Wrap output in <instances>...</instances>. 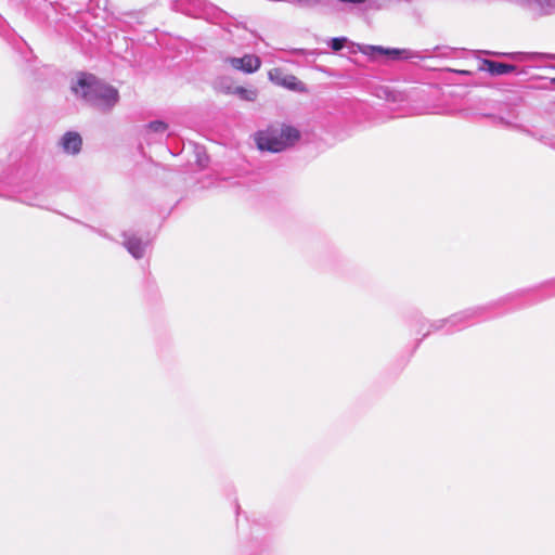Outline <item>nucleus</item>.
<instances>
[{
	"label": "nucleus",
	"instance_id": "obj_1",
	"mask_svg": "<svg viewBox=\"0 0 555 555\" xmlns=\"http://www.w3.org/2000/svg\"><path fill=\"white\" fill-rule=\"evenodd\" d=\"M70 90L77 99L103 113L111 112L119 102L118 90L92 74L78 73Z\"/></svg>",
	"mask_w": 555,
	"mask_h": 555
},
{
	"label": "nucleus",
	"instance_id": "obj_2",
	"mask_svg": "<svg viewBox=\"0 0 555 555\" xmlns=\"http://www.w3.org/2000/svg\"><path fill=\"white\" fill-rule=\"evenodd\" d=\"M224 63L229 64L233 69L251 74L259 69L261 65L260 59L255 54H245L242 57H225Z\"/></svg>",
	"mask_w": 555,
	"mask_h": 555
},
{
	"label": "nucleus",
	"instance_id": "obj_3",
	"mask_svg": "<svg viewBox=\"0 0 555 555\" xmlns=\"http://www.w3.org/2000/svg\"><path fill=\"white\" fill-rule=\"evenodd\" d=\"M301 139V131L292 125H280V152L296 146Z\"/></svg>",
	"mask_w": 555,
	"mask_h": 555
},
{
	"label": "nucleus",
	"instance_id": "obj_4",
	"mask_svg": "<svg viewBox=\"0 0 555 555\" xmlns=\"http://www.w3.org/2000/svg\"><path fill=\"white\" fill-rule=\"evenodd\" d=\"M255 143L260 151L278 152V133L274 128L260 130L255 133Z\"/></svg>",
	"mask_w": 555,
	"mask_h": 555
},
{
	"label": "nucleus",
	"instance_id": "obj_5",
	"mask_svg": "<svg viewBox=\"0 0 555 555\" xmlns=\"http://www.w3.org/2000/svg\"><path fill=\"white\" fill-rule=\"evenodd\" d=\"M124 246L135 259H141L144 256L146 243L140 237L131 233H124Z\"/></svg>",
	"mask_w": 555,
	"mask_h": 555
},
{
	"label": "nucleus",
	"instance_id": "obj_6",
	"mask_svg": "<svg viewBox=\"0 0 555 555\" xmlns=\"http://www.w3.org/2000/svg\"><path fill=\"white\" fill-rule=\"evenodd\" d=\"M60 144L65 153L76 155L81 150L82 140L79 133L68 131L62 137Z\"/></svg>",
	"mask_w": 555,
	"mask_h": 555
},
{
	"label": "nucleus",
	"instance_id": "obj_7",
	"mask_svg": "<svg viewBox=\"0 0 555 555\" xmlns=\"http://www.w3.org/2000/svg\"><path fill=\"white\" fill-rule=\"evenodd\" d=\"M485 68L494 76L506 75L516 70V66L494 61L486 60L483 62Z\"/></svg>",
	"mask_w": 555,
	"mask_h": 555
},
{
	"label": "nucleus",
	"instance_id": "obj_8",
	"mask_svg": "<svg viewBox=\"0 0 555 555\" xmlns=\"http://www.w3.org/2000/svg\"><path fill=\"white\" fill-rule=\"evenodd\" d=\"M280 86L287 88L288 90L295 92H306L307 89L305 85L295 76L286 75L283 78H280Z\"/></svg>",
	"mask_w": 555,
	"mask_h": 555
},
{
	"label": "nucleus",
	"instance_id": "obj_9",
	"mask_svg": "<svg viewBox=\"0 0 555 555\" xmlns=\"http://www.w3.org/2000/svg\"><path fill=\"white\" fill-rule=\"evenodd\" d=\"M229 93L236 94L240 99L254 102L257 99V90L247 89L244 87H235L233 89L228 90Z\"/></svg>",
	"mask_w": 555,
	"mask_h": 555
},
{
	"label": "nucleus",
	"instance_id": "obj_10",
	"mask_svg": "<svg viewBox=\"0 0 555 555\" xmlns=\"http://www.w3.org/2000/svg\"><path fill=\"white\" fill-rule=\"evenodd\" d=\"M145 133L151 134H164L168 129V125L162 120H154L145 125Z\"/></svg>",
	"mask_w": 555,
	"mask_h": 555
},
{
	"label": "nucleus",
	"instance_id": "obj_11",
	"mask_svg": "<svg viewBox=\"0 0 555 555\" xmlns=\"http://www.w3.org/2000/svg\"><path fill=\"white\" fill-rule=\"evenodd\" d=\"M347 42V38L345 37H341V38H333L331 40V48L334 50V51H339L344 48L345 43Z\"/></svg>",
	"mask_w": 555,
	"mask_h": 555
},
{
	"label": "nucleus",
	"instance_id": "obj_12",
	"mask_svg": "<svg viewBox=\"0 0 555 555\" xmlns=\"http://www.w3.org/2000/svg\"><path fill=\"white\" fill-rule=\"evenodd\" d=\"M373 50L377 51L378 53H386V54H398L397 50H384L380 47H372Z\"/></svg>",
	"mask_w": 555,
	"mask_h": 555
},
{
	"label": "nucleus",
	"instance_id": "obj_13",
	"mask_svg": "<svg viewBox=\"0 0 555 555\" xmlns=\"http://www.w3.org/2000/svg\"><path fill=\"white\" fill-rule=\"evenodd\" d=\"M299 2H302L305 4H314L318 3L320 0H298Z\"/></svg>",
	"mask_w": 555,
	"mask_h": 555
},
{
	"label": "nucleus",
	"instance_id": "obj_14",
	"mask_svg": "<svg viewBox=\"0 0 555 555\" xmlns=\"http://www.w3.org/2000/svg\"><path fill=\"white\" fill-rule=\"evenodd\" d=\"M275 72H276V69H271V70L269 72V78H270L272 81H274V74H275Z\"/></svg>",
	"mask_w": 555,
	"mask_h": 555
},
{
	"label": "nucleus",
	"instance_id": "obj_15",
	"mask_svg": "<svg viewBox=\"0 0 555 555\" xmlns=\"http://www.w3.org/2000/svg\"><path fill=\"white\" fill-rule=\"evenodd\" d=\"M552 82L555 83V78H553Z\"/></svg>",
	"mask_w": 555,
	"mask_h": 555
}]
</instances>
